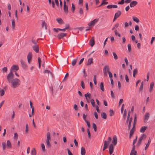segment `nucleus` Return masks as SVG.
<instances>
[{"mask_svg":"<svg viewBox=\"0 0 155 155\" xmlns=\"http://www.w3.org/2000/svg\"><path fill=\"white\" fill-rule=\"evenodd\" d=\"M2 148L3 150H5L6 149V143L5 142H2Z\"/></svg>","mask_w":155,"mask_h":155,"instance_id":"de8ad7c7","label":"nucleus"},{"mask_svg":"<svg viewBox=\"0 0 155 155\" xmlns=\"http://www.w3.org/2000/svg\"><path fill=\"white\" fill-rule=\"evenodd\" d=\"M124 61L125 62L126 64L127 65L128 64V62L127 58L126 57H125L124 58Z\"/></svg>","mask_w":155,"mask_h":155,"instance_id":"13d9d810","label":"nucleus"},{"mask_svg":"<svg viewBox=\"0 0 155 155\" xmlns=\"http://www.w3.org/2000/svg\"><path fill=\"white\" fill-rule=\"evenodd\" d=\"M32 48L33 50L36 53L39 52V47L37 45H35L32 46Z\"/></svg>","mask_w":155,"mask_h":155,"instance_id":"f8f14e48","label":"nucleus"},{"mask_svg":"<svg viewBox=\"0 0 155 155\" xmlns=\"http://www.w3.org/2000/svg\"><path fill=\"white\" fill-rule=\"evenodd\" d=\"M134 131L133 130V129H131L130 130V135H129L130 138L134 134Z\"/></svg>","mask_w":155,"mask_h":155,"instance_id":"e433bc0d","label":"nucleus"},{"mask_svg":"<svg viewBox=\"0 0 155 155\" xmlns=\"http://www.w3.org/2000/svg\"><path fill=\"white\" fill-rule=\"evenodd\" d=\"M91 94L88 92L87 94H84V96L85 97L87 101L88 102V100L91 97Z\"/></svg>","mask_w":155,"mask_h":155,"instance_id":"2eb2a0df","label":"nucleus"},{"mask_svg":"<svg viewBox=\"0 0 155 155\" xmlns=\"http://www.w3.org/2000/svg\"><path fill=\"white\" fill-rule=\"evenodd\" d=\"M125 78L126 82H128L129 81V80L128 76L127 74L125 75Z\"/></svg>","mask_w":155,"mask_h":155,"instance_id":"bf43d9fd","label":"nucleus"},{"mask_svg":"<svg viewBox=\"0 0 155 155\" xmlns=\"http://www.w3.org/2000/svg\"><path fill=\"white\" fill-rule=\"evenodd\" d=\"M132 120V117H130L129 120H128V122L129 123L128 126V129L129 130L130 129V126L131 124V122Z\"/></svg>","mask_w":155,"mask_h":155,"instance_id":"a878e982","label":"nucleus"},{"mask_svg":"<svg viewBox=\"0 0 155 155\" xmlns=\"http://www.w3.org/2000/svg\"><path fill=\"white\" fill-rule=\"evenodd\" d=\"M14 77V75L13 74L12 72L10 71V72L8 74L7 79L8 80L9 82H10L12 79Z\"/></svg>","mask_w":155,"mask_h":155,"instance_id":"20e7f679","label":"nucleus"},{"mask_svg":"<svg viewBox=\"0 0 155 155\" xmlns=\"http://www.w3.org/2000/svg\"><path fill=\"white\" fill-rule=\"evenodd\" d=\"M127 116V111L126 109L124 110V113L123 115V118H126Z\"/></svg>","mask_w":155,"mask_h":155,"instance_id":"3c124183","label":"nucleus"},{"mask_svg":"<svg viewBox=\"0 0 155 155\" xmlns=\"http://www.w3.org/2000/svg\"><path fill=\"white\" fill-rule=\"evenodd\" d=\"M109 66L108 65L105 66L103 68V71L104 75H107V73L110 72L109 71Z\"/></svg>","mask_w":155,"mask_h":155,"instance_id":"39448f33","label":"nucleus"},{"mask_svg":"<svg viewBox=\"0 0 155 155\" xmlns=\"http://www.w3.org/2000/svg\"><path fill=\"white\" fill-rule=\"evenodd\" d=\"M19 69V67L18 65H13L11 68L10 71L12 72L14 70L17 71Z\"/></svg>","mask_w":155,"mask_h":155,"instance_id":"0eeeda50","label":"nucleus"},{"mask_svg":"<svg viewBox=\"0 0 155 155\" xmlns=\"http://www.w3.org/2000/svg\"><path fill=\"white\" fill-rule=\"evenodd\" d=\"M42 28H45V29H47L45 21H43L42 22Z\"/></svg>","mask_w":155,"mask_h":155,"instance_id":"4c0bfd02","label":"nucleus"},{"mask_svg":"<svg viewBox=\"0 0 155 155\" xmlns=\"http://www.w3.org/2000/svg\"><path fill=\"white\" fill-rule=\"evenodd\" d=\"M28 132V124H26L25 125V133L27 134Z\"/></svg>","mask_w":155,"mask_h":155,"instance_id":"473e14b6","label":"nucleus"},{"mask_svg":"<svg viewBox=\"0 0 155 155\" xmlns=\"http://www.w3.org/2000/svg\"><path fill=\"white\" fill-rule=\"evenodd\" d=\"M70 28L69 25L68 24L66 25V27L65 28L66 30Z\"/></svg>","mask_w":155,"mask_h":155,"instance_id":"e2e57ef3","label":"nucleus"},{"mask_svg":"<svg viewBox=\"0 0 155 155\" xmlns=\"http://www.w3.org/2000/svg\"><path fill=\"white\" fill-rule=\"evenodd\" d=\"M130 112L129 111L128 112V115H127V118L126 120V123H125V124L126 125L128 123V120H129L130 118Z\"/></svg>","mask_w":155,"mask_h":155,"instance_id":"7c9ffc66","label":"nucleus"},{"mask_svg":"<svg viewBox=\"0 0 155 155\" xmlns=\"http://www.w3.org/2000/svg\"><path fill=\"white\" fill-rule=\"evenodd\" d=\"M151 141V140L150 138L149 137V139L148 140V141L147 143V144H146V143L145 144L146 145V146H147L148 147H149L150 144V143Z\"/></svg>","mask_w":155,"mask_h":155,"instance_id":"09e8293b","label":"nucleus"},{"mask_svg":"<svg viewBox=\"0 0 155 155\" xmlns=\"http://www.w3.org/2000/svg\"><path fill=\"white\" fill-rule=\"evenodd\" d=\"M93 62V59L92 58H90L88 59L87 63V65H90Z\"/></svg>","mask_w":155,"mask_h":155,"instance_id":"cd10ccee","label":"nucleus"},{"mask_svg":"<svg viewBox=\"0 0 155 155\" xmlns=\"http://www.w3.org/2000/svg\"><path fill=\"white\" fill-rule=\"evenodd\" d=\"M44 73H47L49 74V73L51 74V72H50V71L48 70H45L44 71Z\"/></svg>","mask_w":155,"mask_h":155,"instance_id":"052dcab7","label":"nucleus"},{"mask_svg":"<svg viewBox=\"0 0 155 155\" xmlns=\"http://www.w3.org/2000/svg\"><path fill=\"white\" fill-rule=\"evenodd\" d=\"M81 86L83 89H84L85 88V84L84 83L83 81H82L81 82Z\"/></svg>","mask_w":155,"mask_h":155,"instance_id":"8fccbe9b","label":"nucleus"},{"mask_svg":"<svg viewBox=\"0 0 155 155\" xmlns=\"http://www.w3.org/2000/svg\"><path fill=\"white\" fill-rule=\"evenodd\" d=\"M147 128V127L144 126L140 128V131L141 133H144Z\"/></svg>","mask_w":155,"mask_h":155,"instance_id":"5701e85b","label":"nucleus"},{"mask_svg":"<svg viewBox=\"0 0 155 155\" xmlns=\"http://www.w3.org/2000/svg\"><path fill=\"white\" fill-rule=\"evenodd\" d=\"M79 12L80 14H83V12L82 8H79Z\"/></svg>","mask_w":155,"mask_h":155,"instance_id":"0e129e2a","label":"nucleus"},{"mask_svg":"<svg viewBox=\"0 0 155 155\" xmlns=\"http://www.w3.org/2000/svg\"><path fill=\"white\" fill-rule=\"evenodd\" d=\"M154 83L153 82H151L150 84L149 89V91L150 92H152V90L154 86Z\"/></svg>","mask_w":155,"mask_h":155,"instance_id":"412c9836","label":"nucleus"},{"mask_svg":"<svg viewBox=\"0 0 155 155\" xmlns=\"http://www.w3.org/2000/svg\"><path fill=\"white\" fill-rule=\"evenodd\" d=\"M32 57V54L31 52H29L27 55L28 60H31Z\"/></svg>","mask_w":155,"mask_h":155,"instance_id":"b1692460","label":"nucleus"},{"mask_svg":"<svg viewBox=\"0 0 155 155\" xmlns=\"http://www.w3.org/2000/svg\"><path fill=\"white\" fill-rule=\"evenodd\" d=\"M108 74H109V77H110V78H112V77H113V75H112V74L111 73V72L110 71V72H108Z\"/></svg>","mask_w":155,"mask_h":155,"instance_id":"338daca9","label":"nucleus"},{"mask_svg":"<svg viewBox=\"0 0 155 155\" xmlns=\"http://www.w3.org/2000/svg\"><path fill=\"white\" fill-rule=\"evenodd\" d=\"M124 0H121V1L119 2H118V4L123 5L124 4Z\"/></svg>","mask_w":155,"mask_h":155,"instance_id":"680f3d73","label":"nucleus"},{"mask_svg":"<svg viewBox=\"0 0 155 155\" xmlns=\"http://www.w3.org/2000/svg\"><path fill=\"white\" fill-rule=\"evenodd\" d=\"M7 148L8 149L11 148L12 147V144L10 141L9 140H8L7 142Z\"/></svg>","mask_w":155,"mask_h":155,"instance_id":"aec40b11","label":"nucleus"},{"mask_svg":"<svg viewBox=\"0 0 155 155\" xmlns=\"http://www.w3.org/2000/svg\"><path fill=\"white\" fill-rule=\"evenodd\" d=\"M121 14V12L120 11H118L115 14L114 16L117 18Z\"/></svg>","mask_w":155,"mask_h":155,"instance_id":"393cba45","label":"nucleus"},{"mask_svg":"<svg viewBox=\"0 0 155 155\" xmlns=\"http://www.w3.org/2000/svg\"><path fill=\"white\" fill-rule=\"evenodd\" d=\"M98 19L96 18L91 21L88 24V25L90 27L94 26V25L98 21Z\"/></svg>","mask_w":155,"mask_h":155,"instance_id":"423d86ee","label":"nucleus"},{"mask_svg":"<svg viewBox=\"0 0 155 155\" xmlns=\"http://www.w3.org/2000/svg\"><path fill=\"white\" fill-rule=\"evenodd\" d=\"M93 127L94 128V131L95 132L97 131V127L96 125L94 123H93L92 124Z\"/></svg>","mask_w":155,"mask_h":155,"instance_id":"79ce46f5","label":"nucleus"},{"mask_svg":"<svg viewBox=\"0 0 155 155\" xmlns=\"http://www.w3.org/2000/svg\"><path fill=\"white\" fill-rule=\"evenodd\" d=\"M77 59H74L72 62L71 64L72 66H74L75 65L77 62Z\"/></svg>","mask_w":155,"mask_h":155,"instance_id":"c9c22d12","label":"nucleus"},{"mask_svg":"<svg viewBox=\"0 0 155 155\" xmlns=\"http://www.w3.org/2000/svg\"><path fill=\"white\" fill-rule=\"evenodd\" d=\"M100 87L101 89L103 91H104V86L103 82H101L100 85Z\"/></svg>","mask_w":155,"mask_h":155,"instance_id":"c85d7f7f","label":"nucleus"},{"mask_svg":"<svg viewBox=\"0 0 155 155\" xmlns=\"http://www.w3.org/2000/svg\"><path fill=\"white\" fill-rule=\"evenodd\" d=\"M67 33H61L58 34L57 36V37L59 39H61L65 37Z\"/></svg>","mask_w":155,"mask_h":155,"instance_id":"6e6552de","label":"nucleus"},{"mask_svg":"<svg viewBox=\"0 0 155 155\" xmlns=\"http://www.w3.org/2000/svg\"><path fill=\"white\" fill-rule=\"evenodd\" d=\"M47 139L46 140V146L47 147H50L51 146V144L50 142L51 138L50 133L49 132H48L47 133Z\"/></svg>","mask_w":155,"mask_h":155,"instance_id":"f03ea898","label":"nucleus"},{"mask_svg":"<svg viewBox=\"0 0 155 155\" xmlns=\"http://www.w3.org/2000/svg\"><path fill=\"white\" fill-rule=\"evenodd\" d=\"M7 68L6 67H4L2 69V71L4 72H7Z\"/></svg>","mask_w":155,"mask_h":155,"instance_id":"6e6d98bb","label":"nucleus"},{"mask_svg":"<svg viewBox=\"0 0 155 155\" xmlns=\"http://www.w3.org/2000/svg\"><path fill=\"white\" fill-rule=\"evenodd\" d=\"M56 20L58 23L59 24H64V21L61 18H57L56 19Z\"/></svg>","mask_w":155,"mask_h":155,"instance_id":"f3484780","label":"nucleus"},{"mask_svg":"<svg viewBox=\"0 0 155 155\" xmlns=\"http://www.w3.org/2000/svg\"><path fill=\"white\" fill-rule=\"evenodd\" d=\"M137 3L136 1H133L130 3V6L131 7H133L135 6Z\"/></svg>","mask_w":155,"mask_h":155,"instance_id":"6ab92c4d","label":"nucleus"},{"mask_svg":"<svg viewBox=\"0 0 155 155\" xmlns=\"http://www.w3.org/2000/svg\"><path fill=\"white\" fill-rule=\"evenodd\" d=\"M91 103L93 107L95 106V103L94 100L93 99H92L91 100Z\"/></svg>","mask_w":155,"mask_h":155,"instance_id":"58836bf2","label":"nucleus"},{"mask_svg":"<svg viewBox=\"0 0 155 155\" xmlns=\"http://www.w3.org/2000/svg\"><path fill=\"white\" fill-rule=\"evenodd\" d=\"M145 135L144 134H143L139 138L137 144L138 145H140L141 143V142L143 139Z\"/></svg>","mask_w":155,"mask_h":155,"instance_id":"4468645a","label":"nucleus"},{"mask_svg":"<svg viewBox=\"0 0 155 155\" xmlns=\"http://www.w3.org/2000/svg\"><path fill=\"white\" fill-rule=\"evenodd\" d=\"M155 37H152L151 38V41H150V44H152L153 43V41L155 40Z\"/></svg>","mask_w":155,"mask_h":155,"instance_id":"4d7b16f0","label":"nucleus"},{"mask_svg":"<svg viewBox=\"0 0 155 155\" xmlns=\"http://www.w3.org/2000/svg\"><path fill=\"white\" fill-rule=\"evenodd\" d=\"M135 145H133V147L130 155H136L137 151L135 150Z\"/></svg>","mask_w":155,"mask_h":155,"instance_id":"1a4fd4ad","label":"nucleus"},{"mask_svg":"<svg viewBox=\"0 0 155 155\" xmlns=\"http://www.w3.org/2000/svg\"><path fill=\"white\" fill-rule=\"evenodd\" d=\"M93 81L94 82V84H97V81H96V75H94V77L93 79Z\"/></svg>","mask_w":155,"mask_h":155,"instance_id":"603ef678","label":"nucleus"},{"mask_svg":"<svg viewBox=\"0 0 155 155\" xmlns=\"http://www.w3.org/2000/svg\"><path fill=\"white\" fill-rule=\"evenodd\" d=\"M101 116L104 119H106L107 118V115L104 112L102 113H101Z\"/></svg>","mask_w":155,"mask_h":155,"instance_id":"c756f323","label":"nucleus"},{"mask_svg":"<svg viewBox=\"0 0 155 155\" xmlns=\"http://www.w3.org/2000/svg\"><path fill=\"white\" fill-rule=\"evenodd\" d=\"M110 93H111V97L112 98H114L115 97V96H114V93L113 91H110Z\"/></svg>","mask_w":155,"mask_h":155,"instance_id":"69168bd1","label":"nucleus"},{"mask_svg":"<svg viewBox=\"0 0 155 155\" xmlns=\"http://www.w3.org/2000/svg\"><path fill=\"white\" fill-rule=\"evenodd\" d=\"M64 12L67 13L68 12V6L66 5H64Z\"/></svg>","mask_w":155,"mask_h":155,"instance_id":"2f4dec72","label":"nucleus"},{"mask_svg":"<svg viewBox=\"0 0 155 155\" xmlns=\"http://www.w3.org/2000/svg\"><path fill=\"white\" fill-rule=\"evenodd\" d=\"M143 81L141 83L140 88H139V90L140 91H142L143 90Z\"/></svg>","mask_w":155,"mask_h":155,"instance_id":"ea45409f","label":"nucleus"},{"mask_svg":"<svg viewBox=\"0 0 155 155\" xmlns=\"http://www.w3.org/2000/svg\"><path fill=\"white\" fill-rule=\"evenodd\" d=\"M11 82V86L13 88H16L18 87L21 83L20 80L18 78L13 79Z\"/></svg>","mask_w":155,"mask_h":155,"instance_id":"f257e3e1","label":"nucleus"},{"mask_svg":"<svg viewBox=\"0 0 155 155\" xmlns=\"http://www.w3.org/2000/svg\"><path fill=\"white\" fill-rule=\"evenodd\" d=\"M14 139L17 140L18 138V135L17 133H14Z\"/></svg>","mask_w":155,"mask_h":155,"instance_id":"c03bdc74","label":"nucleus"},{"mask_svg":"<svg viewBox=\"0 0 155 155\" xmlns=\"http://www.w3.org/2000/svg\"><path fill=\"white\" fill-rule=\"evenodd\" d=\"M150 117V114L149 113H147L145 115L144 118V122L145 123H146Z\"/></svg>","mask_w":155,"mask_h":155,"instance_id":"9d476101","label":"nucleus"},{"mask_svg":"<svg viewBox=\"0 0 155 155\" xmlns=\"http://www.w3.org/2000/svg\"><path fill=\"white\" fill-rule=\"evenodd\" d=\"M31 155H36V151L35 148H33L31 151Z\"/></svg>","mask_w":155,"mask_h":155,"instance_id":"f704fd0d","label":"nucleus"},{"mask_svg":"<svg viewBox=\"0 0 155 155\" xmlns=\"http://www.w3.org/2000/svg\"><path fill=\"white\" fill-rule=\"evenodd\" d=\"M113 54L114 56V59L115 60H117L118 58V57L117 54L114 52H113Z\"/></svg>","mask_w":155,"mask_h":155,"instance_id":"a19ab883","label":"nucleus"},{"mask_svg":"<svg viewBox=\"0 0 155 155\" xmlns=\"http://www.w3.org/2000/svg\"><path fill=\"white\" fill-rule=\"evenodd\" d=\"M20 61L21 64L22 65V67L24 68H25L26 67V64L25 62L24 61L22 60H21Z\"/></svg>","mask_w":155,"mask_h":155,"instance_id":"dca6fc26","label":"nucleus"},{"mask_svg":"<svg viewBox=\"0 0 155 155\" xmlns=\"http://www.w3.org/2000/svg\"><path fill=\"white\" fill-rule=\"evenodd\" d=\"M86 151L85 149L83 147H82L81 148V155H85Z\"/></svg>","mask_w":155,"mask_h":155,"instance_id":"4be33fe9","label":"nucleus"},{"mask_svg":"<svg viewBox=\"0 0 155 155\" xmlns=\"http://www.w3.org/2000/svg\"><path fill=\"white\" fill-rule=\"evenodd\" d=\"M132 18H133V20L134 21H135L136 22H138L139 21V19L137 17H135V16H133V17Z\"/></svg>","mask_w":155,"mask_h":155,"instance_id":"72a5a7b5","label":"nucleus"},{"mask_svg":"<svg viewBox=\"0 0 155 155\" xmlns=\"http://www.w3.org/2000/svg\"><path fill=\"white\" fill-rule=\"evenodd\" d=\"M114 151V145L113 144L110 145L109 147V152L110 154H111Z\"/></svg>","mask_w":155,"mask_h":155,"instance_id":"9b49d317","label":"nucleus"},{"mask_svg":"<svg viewBox=\"0 0 155 155\" xmlns=\"http://www.w3.org/2000/svg\"><path fill=\"white\" fill-rule=\"evenodd\" d=\"M107 140H105L104 142L103 150H105V149L107 148L111 140V138L110 137H109L108 138Z\"/></svg>","mask_w":155,"mask_h":155,"instance_id":"7ed1b4c3","label":"nucleus"},{"mask_svg":"<svg viewBox=\"0 0 155 155\" xmlns=\"http://www.w3.org/2000/svg\"><path fill=\"white\" fill-rule=\"evenodd\" d=\"M0 93L1 96H3L5 94L4 91L3 89H1L0 90Z\"/></svg>","mask_w":155,"mask_h":155,"instance_id":"37998d69","label":"nucleus"},{"mask_svg":"<svg viewBox=\"0 0 155 155\" xmlns=\"http://www.w3.org/2000/svg\"><path fill=\"white\" fill-rule=\"evenodd\" d=\"M110 113V116H112L114 113L113 110L111 109H110L109 111Z\"/></svg>","mask_w":155,"mask_h":155,"instance_id":"5fc2aeb1","label":"nucleus"},{"mask_svg":"<svg viewBox=\"0 0 155 155\" xmlns=\"http://www.w3.org/2000/svg\"><path fill=\"white\" fill-rule=\"evenodd\" d=\"M112 143L114 146L116 145L117 143V138L116 135L114 136L113 137Z\"/></svg>","mask_w":155,"mask_h":155,"instance_id":"ddd939ff","label":"nucleus"},{"mask_svg":"<svg viewBox=\"0 0 155 155\" xmlns=\"http://www.w3.org/2000/svg\"><path fill=\"white\" fill-rule=\"evenodd\" d=\"M89 43L91 47H92L94 45V38L92 37L89 41Z\"/></svg>","mask_w":155,"mask_h":155,"instance_id":"a211bd4d","label":"nucleus"},{"mask_svg":"<svg viewBox=\"0 0 155 155\" xmlns=\"http://www.w3.org/2000/svg\"><path fill=\"white\" fill-rule=\"evenodd\" d=\"M128 51L130 52L131 51V46L130 44H128L127 45Z\"/></svg>","mask_w":155,"mask_h":155,"instance_id":"864d4df0","label":"nucleus"},{"mask_svg":"<svg viewBox=\"0 0 155 155\" xmlns=\"http://www.w3.org/2000/svg\"><path fill=\"white\" fill-rule=\"evenodd\" d=\"M32 42L33 44H35V45H36L37 43V41H36L35 40H33L32 39Z\"/></svg>","mask_w":155,"mask_h":155,"instance_id":"774afa93","label":"nucleus"},{"mask_svg":"<svg viewBox=\"0 0 155 155\" xmlns=\"http://www.w3.org/2000/svg\"><path fill=\"white\" fill-rule=\"evenodd\" d=\"M137 115L136 114H135L134 115V124H136L137 122Z\"/></svg>","mask_w":155,"mask_h":155,"instance_id":"a18cd8bd","label":"nucleus"},{"mask_svg":"<svg viewBox=\"0 0 155 155\" xmlns=\"http://www.w3.org/2000/svg\"><path fill=\"white\" fill-rule=\"evenodd\" d=\"M41 146L42 150L43 151H44L45 150V147L44 144V143H41Z\"/></svg>","mask_w":155,"mask_h":155,"instance_id":"49530a36","label":"nucleus"},{"mask_svg":"<svg viewBox=\"0 0 155 155\" xmlns=\"http://www.w3.org/2000/svg\"><path fill=\"white\" fill-rule=\"evenodd\" d=\"M12 30H14L15 26V23L14 19H12Z\"/></svg>","mask_w":155,"mask_h":155,"instance_id":"bb28decb","label":"nucleus"}]
</instances>
